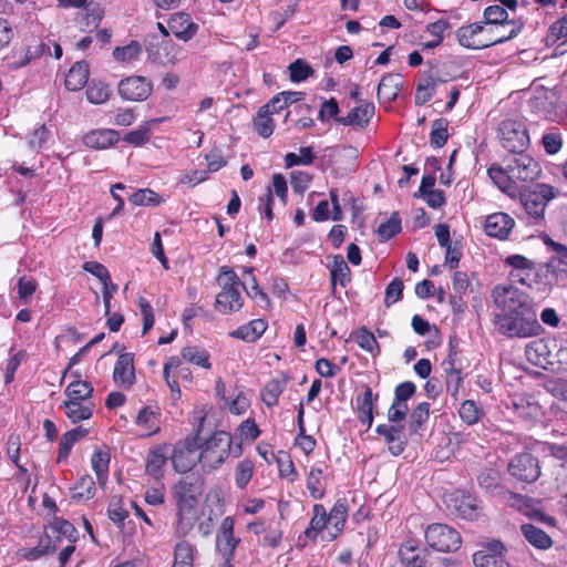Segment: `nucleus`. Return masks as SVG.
<instances>
[{"mask_svg": "<svg viewBox=\"0 0 567 567\" xmlns=\"http://www.w3.org/2000/svg\"><path fill=\"white\" fill-rule=\"evenodd\" d=\"M162 50L165 52L164 58L159 53V51L154 50V45L150 44L146 47V52L148 54V58L155 62V63H169L175 64L178 61L182 60L183 51L181 48H178L175 43H173L169 40H163L161 43Z\"/></svg>", "mask_w": 567, "mask_h": 567, "instance_id": "393cba45", "label": "nucleus"}, {"mask_svg": "<svg viewBox=\"0 0 567 567\" xmlns=\"http://www.w3.org/2000/svg\"><path fill=\"white\" fill-rule=\"evenodd\" d=\"M166 456L161 449L151 450L146 457V473L154 478H159L163 475V467L166 464Z\"/></svg>", "mask_w": 567, "mask_h": 567, "instance_id": "79ce46f5", "label": "nucleus"}, {"mask_svg": "<svg viewBox=\"0 0 567 567\" xmlns=\"http://www.w3.org/2000/svg\"><path fill=\"white\" fill-rule=\"evenodd\" d=\"M86 434L87 430L82 426H78L65 432L60 440L58 461L60 462L66 458L73 445Z\"/></svg>", "mask_w": 567, "mask_h": 567, "instance_id": "e433bc0d", "label": "nucleus"}, {"mask_svg": "<svg viewBox=\"0 0 567 567\" xmlns=\"http://www.w3.org/2000/svg\"><path fill=\"white\" fill-rule=\"evenodd\" d=\"M128 200L135 206H157L162 202L159 195L150 188L136 190Z\"/></svg>", "mask_w": 567, "mask_h": 567, "instance_id": "4d7b16f0", "label": "nucleus"}, {"mask_svg": "<svg viewBox=\"0 0 567 567\" xmlns=\"http://www.w3.org/2000/svg\"><path fill=\"white\" fill-rule=\"evenodd\" d=\"M512 24H513V28L508 34L498 33L497 30H498L499 25L485 24V31L488 32V34H489L488 37H491V38H493V40H495V41H493V45L503 43L507 40H511V39L517 37L522 32V30L524 28V21L522 19L513 20Z\"/></svg>", "mask_w": 567, "mask_h": 567, "instance_id": "09e8293b", "label": "nucleus"}, {"mask_svg": "<svg viewBox=\"0 0 567 567\" xmlns=\"http://www.w3.org/2000/svg\"><path fill=\"white\" fill-rule=\"evenodd\" d=\"M49 50V47L45 43H39L35 49L32 51L28 48L22 54L17 56L16 54L12 56H8L6 59V66L9 71H14L21 68L27 66L33 59L42 55L45 50Z\"/></svg>", "mask_w": 567, "mask_h": 567, "instance_id": "72a5a7b5", "label": "nucleus"}, {"mask_svg": "<svg viewBox=\"0 0 567 567\" xmlns=\"http://www.w3.org/2000/svg\"><path fill=\"white\" fill-rule=\"evenodd\" d=\"M517 194L524 208V220L534 227H544L546 224L545 210L548 203L560 195V190L546 183H538L533 187H523Z\"/></svg>", "mask_w": 567, "mask_h": 567, "instance_id": "20e7f679", "label": "nucleus"}, {"mask_svg": "<svg viewBox=\"0 0 567 567\" xmlns=\"http://www.w3.org/2000/svg\"><path fill=\"white\" fill-rule=\"evenodd\" d=\"M233 437L225 431H216L199 443L200 467L205 473L216 471L228 458Z\"/></svg>", "mask_w": 567, "mask_h": 567, "instance_id": "39448f33", "label": "nucleus"}, {"mask_svg": "<svg viewBox=\"0 0 567 567\" xmlns=\"http://www.w3.org/2000/svg\"><path fill=\"white\" fill-rule=\"evenodd\" d=\"M89 74V64L84 61L76 62L65 76V87L69 91L83 89L87 83Z\"/></svg>", "mask_w": 567, "mask_h": 567, "instance_id": "c85d7f7f", "label": "nucleus"}, {"mask_svg": "<svg viewBox=\"0 0 567 567\" xmlns=\"http://www.w3.org/2000/svg\"><path fill=\"white\" fill-rule=\"evenodd\" d=\"M430 417V403H419L409 415V430L411 434L417 433L419 430L427 422Z\"/></svg>", "mask_w": 567, "mask_h": 567, "instance_id": "a19ab883", "label": "nucleus"}, {"mask_svg": "<svg viewBox=\"0 0 567 567\" xmlns=\"http://www.w3.org/2000/svg\"><path fill=\"white\" fill-rule=\"evenodd\" d=\"M488 35L483 22L463 25L456 31V39L460 45L471 50H481L492 47L494 40Z\"/></svg>", "mask_w": 567, "mask_h": 567, "instance_id": "9b49d317", "label": "nucleus"}, {"mask_svg": "<svg viewBox=\"0 0 567 567\" xmlns=\"http://www.w3.org/2000/svg\"><path fill=\"white\" fill-rule=\"evenodd\" d=\"M299 155L296 153H287L285 156V164L287 167L297 165H311L315 161L312 147L305 146L299 148Z\"/></svg>", "mask_w": 567, "mask_h": 567, "instance_id": "052dcab7", "label": "nucleus"}, {"mask_svg": "<svg viewBox=\"0 0 567 567\" xmlns=\"http://www.w3.org/2000/svg\"><path fill=\"white\" fill-rule=\"evenodd\" d=\"M508 473L519 482L533 483L540 475L539 462L528 452L516 454L508 463Z\"/></svg>", "mask_w": 567, "mask_h": 567, "instance_id": "9d476101", "label": "nucleus"}, {"mask_svg": "<svg viewBox=\"0 0 567 567\" xmlns=\"http://www.w3.org/2000/svg\"><path fill=\"white\" fill-rule=\"evenodd\" d=\"M182 359L185 361L199 365L205 369H210L209 354L206 350L196 346H188L182 349Z\"/></svg>", "mask_w": 567, "mask_h": 567, "instance_id": "37998d69", "label": "nucleus"}, {"mask_svg": "<svg viewBox=\"0 0 567 567\" xmlns=\"http://www.w3.org/2000/svg\"><path fill=\"white\" fill-rule=\"evenodd\" d=\"M522 533L526 540L538 549H548L553 545L549 535L533 524H524Z\"/></svg>", "mask_w": 567, "mask_h": 567, "instance_id": "f704fd0d", "label": "nucleus"}, {"mask_svg": "<svg viewBox=\"0 0 567 567\" xmlns=\"http://www.w3.org/2000/svg\"><path fill=\"white\" fill-rule=\"evenodd\" d=\"M487 174L493 183L505 194L515 196L519 190V187L514 177H512L506 164H504V166L492 165L488 168Z\"/></svg>", "mask_w": 567, "mask_h": 567, "instance_id": "5701e85b", "label": "nucleus"}, {"mask_svg": "<svg viewBox=\"0 0 567 567\" xmlns=\"http://www.w3.org/2000/svg\"><path fill=\"white\" fill-rule=\"evenodd\" d=\"M481 488L493 492L499 485V473L494 468H484L476 476Z\"/></svg>", "mask_w": 567, "mask_h": 567, "instance_id": "69168bd1", "label": "nucleus"}, {"mask_svg": "<svg viewBox=\"0 0 567 567\" xmlns=\"http://www.w3.org/2000/svg\"><path fill=\"white\" fill-rule=\"evenodd\" d=\"M168 29L177 39L186 42L197 33L198 25L192 20L188 13L178 12L172 14L169 18Z\"/></svg>", "mask_w": 567, "mask_h": 567, "instance_id": "412c9836", "label": "nucleus"}, {"mask_svg": "<svg viewBox=\"0 0 567 567\" xmlns=\"http://www.w3.org/2000/svg\"><path fill=\"white\" fill-rule=\"evenodd\" d=\"M65 415L72 423L89 420L93 415L95 404L93 402L64 401L62 404Z\"/></svg>", "mask_w": 567, "mask_h": 567, "instance_id": "c756f323", "label": "nucleus"}, {"mask_svg": "<svg viewBox=\"0 0 567 567\" xmlns=\"http://www.w3.org/2000/svg\"><path fill=\"white\" fill-rule=\"evenodd\" d=\"M375 433L383 436L388 444V450L393 456L401 455L408 444L405 435V424L384 423L375 427Z\"/></svg>", "mask_w": 567, "mask_h": 567, "instance_id": "ddd939ff", "label": "nucleus"}, {"mask_svg": "<svg viewBox=\"0 0 567 567\" xmlns=\"http://www.w3.org/2000/svg\"><path fill=\"white\" fill-rule=\"evenodd\" d=\"M267 329V322L262 319L251 320L249 323L240 326L229 334L233 338L247 342H254L259 339Z\"/></svg>", "mask_w": 567, "mask_h": 567, "instance_id": "7c9ffc66", "label": "nucleus"}, {"mask_svg": "<svg viewBox=\"0 0 567 567\" xmlns=\"http://www.w3.org/2000/svg\"><path fill=\"white\" fill-rule=\"evenodd\" d=\"M217 284L221 289H239V287H244L237 274L227 266L220 268Z\"/></svg>", "mask_w": 567, "mask_h": 567, "instance_id": "e2e57ef3", "label": "nucleus"}, {"mask_svg": "<svg viewBox=\"0 0 567 567\" xmlns=\"http://www.w3.org/2000/svg\"><path fill=\"white\" fill-rule=\"evenodd\" d=\"M399 557L405 567H429V550L415 540H406L400 546Z\"/></svg>", "mask_w": 567, "mask_h": 567, "instance_id": "f3484780", "label": "nucleus"}, {"mask_svg": "<svg viewBox=\"0 0 567 567\" xmlns=\"http://www.w3.org/2000/svg\"><path fill=\"white\" fill-rule=\"evenodd\" d=\"M544 244L554 251L557 257H551L550 259H555V268L558 272L567 271L566 268H560L561 265L567 266V246L553 240L548 235H544L543 237Z\"/></svg>", "mask_w": 567, "mask_h": 567, "instance_id": "5fc2aeb1", "label": "nucleus"}, {"mask_svg": "<svg viewBox=\"0 0 567 567\" xmlns=\"http://www.w3.org/2000/svg\"><path fill=\"white\" fill-rule=\"evenodd\" d=\"M492 297L501 310L493 319L498 332L509 338H527L537 333L540 326L526 292L513 285H498Z\"/></svg>", "mask_w": 567, "mask_h": 567, "instance_id": "f257e3e1", "label": "nucleus"}, {"mask_svg": "<svg viewBox=\"0 0 567 567\" xmlns=\"http://www.w3.org/2000/svg\"><path fill=\"white\" fill-rule=\"evenodd\" d=\"M272 114L269 113H262V109L260 107L257 112V115L254 121V127L255 131L261 136V137H269L274 132V121L271 118Z\"/></svg>", "mask_w": 567, "mask_h": 567, "instance_id": "774afa93", "label": "nucleus"}, {"mask_svg": "<svg viewBox=\"0 0 567 567\" xmlns=\"http://www.w3.org/2000/svg\"><path fill=\"white\" fill-rule=\"evenodd\" d=\"M194 563V548L193 546L183 540L176 544L174 549V564L173 567H193Z\"/></svg>", "mask_w": 567, "mask_h": 567, "instance_id": "c03bdc74", "label": "nucleus"}, {"mask_svg": "<svg viewBox=\"0 0 567 567\" xmlns=\"http://www.w3.org/2000/svg\"><path fill=\"white\" fill-rule=\"evenodd\" d=\"M447 507L465 519H473L477 516L478 501L476 497L455 491L445 497Z\"/></svg>", "mask_w": 567, "mask_h": 567, "instance_id": "dca6fc26", "label": "nucleus"}, {"mask_svg": "<svg viewBox=\"0 0 567 567\" xmlns=\"http://www.w3.org/2000/svg\"><path fill=\"white\" fill-rule=\"evenodd\" d=\"M141 52L142 47L140 42L132 40L127 45L115 47L112 55L118 62H132L138 59Z\"/></svg>", "mask_w": 567, "mask_h": 567, "instance_id": "3c124183", "label": "nucleus"}, {"mask_svg": "<svg viewBox=\"0 0 567 567\" xmlns=\"http://www.w3.org/2000/svg\"><path fill=\"white\" fill-rule=\"evenodd\" d=\"M83 8L84 17L82 25H84V28L89 30L95 29L104 16L103 8L100 3L94 1L86 2Z\"/></svg>", "mask_w": 567, "mask_h": 567, "instance_id": "49530a36", "label": "nucleus"}, {"mask_svg": "<svg viewBox=\"0 0 567 567\" xmlns=\"http://www.w3.org/2000/svg\"><path fill=\"white\" fill-rule=\"evenodd\" d=\"M152 90V82L140 75L128 76L118 83V93L127 101H144L151 95Z\"/></svg>", "mask_w": 567, "mask_h": 567, "instance_id": "4468645a", "label": "nucleus"}, {"mask_svg": "<svg viewBox=\"0 0 567 567\" xmlns=\"http://www.w3.org/2000/svg\"><path fill=\"white\" fill-rule=\"evenodd\" d=\"M109 464H110V454L106 452H94L91 457V465L94 470L97 481L100 484H105L107 480V472H109Z\"/></svg>", "mask_w": 567, "mask_h": 567, "instance_id": "603ef678", "label": "nucleus"}, {"mask_svg": "<svg viewBox=\"0 0 567 567\" xmlns=\"http://www.w3.org/2000/svg\"><path fill=\"white\" fill-rule=\"evenodd\" d=\"M447 121L445 118H436L432 123V130L430 134V143L434 147H442L447 138Z\"/></svg>", "mask_w": 567, "mask_h": 567, "instance_id": "bf43d9fd", "label": "nucleus"}, {"mask_svg": "<svg viewBox=\"0 0 567 567\" xmlns=\"http://www.w3.org/2000/svg\"><path fill=\"white\" fill-rule=\"evenodd\" d=\"M113 380L116 384L126 389L131 388L135 381L134 357L125 352L118 355L113 371Z\"/></svg>", "mask_w": 567, "mask_h": 567, "instance_id": "aec40b11", "label": "nucleus"}, {"mask_svg": "<svg viewBox=\"0 0 567 567\" xmlns=\"http://www.w3.org/2000/svg\"><path fill=\"white\" fill-rule=\"evenodd\" d=\"M348 517V505L346 499H338L332 506L329 514H327L328 523L334 528L331 536L334 538L340 533L346 524Z\"/></svg>", "mask_w": 567, "mask_h": 567, "instance_id": "58836bf2", "label": "nucleus"}, {"mask_svg": "<svg viewBox=\"0 0 567 567\" xmlns=\"http://www.w3.org/2000/svg\"><path fill=\"white\" fill-rule=\"evenodd\" d=\"M254 269L248 268L245 270V272L250 277V285L245 286L244 290L246 293L254 299L260 307H267L270 303L269 297L266 292H264L260 287L258 286V282L256 280V277L252 274Z\"/></svg>", "mask_w": 567, "mask_h": 567, "instance_id": "864d4df0", "label": "nucleus"}, {"mask_svg": "<svg viewBox=\"0 0 567 567\" xmlns=\"http://www.w3.org/2000/svg\"><path fill=\"white\" fill-rule=\"evenodd\" d=\"M93 392L94 389L90 382L75 380L66 386L64 394L68 398L66 401L92 402L90 399L92 398Z\"/></svg>", "mask_w": 567, "mask_h": 567, "instance_id": "c9c22d12", "label": "nucleus"}, {"mask_svg": "<svg viewBox=\"0 0 567 567\" xmlns=\"http://www.w3.org/2000/svg\"><path fill=\"white\" fill-rule=\"evenodd\" d=\"M379 395L374 394L369 385L362 386V392L355 398V406L361 423L370 427L373 423V409Z\"/></svg>", "mask_w": 567, "mask_h": 567, "instance_id": "4be33fe9", "label": "nucleus"}, {"mask_svg": "<svg viewBox=\"0 0 567 567\" xmlns=\"http://www.w3.org/2000/svg\"><path fill=\"white\" fill-rule=\"evenodd\" d=\"M556 350H550L548 364L545 370L550 372H561L567 370V340L556 339Z\"/></svg>", "mask_w": 567, "mask_h": 567, "instance_id": "473e14b6", "label": "nucleus"}, {"mask_svg": "<svg viewBox=\"0 0 567 567\" xmlns=\"http://www.w3.org/2000/svg\"><path fill=\"white\" fill-rule=\"evenodd\" d=\"M286 386V379L269 380L261 391L262 402L269 408L277 405L278 399L280 394L285 391Z\"/></svg>", "mask_w": 567, "mask_h": 567, "instance_id": "4c0bfd02", "label": "nucleus"}, {"mask_svg": "<svg viewBox=\"0 0 567 567\" xmlns=\"http://www.w3.org/2000/svg\"><path fill=\"white\" fill-rule=\"evenodd\" d=\"M424 537L432 549L442 553H454L462 545L460 533L446 524L434 523L429 525L424 532Z\"/></svg>", "mask_w": 567, "mask_h": 567, "instance_id": "423d86ee", "label": "nucleus"}, {"mask_svg": "<svg viewBox=\"0 0 567 567\" xmlns=\"http://www.w3.org/2000/svg\"><path fill=\"white\" fill-rule=\"evenodd\" d=\"M234 518L227 516L221 520L216 535V548L225 560H231L235 555L239 539L234 536Z\"/></svg>", "mask_w": 567, "mask_h": 567, "instance_id": "2eb2a0df", "label": "nucleus"}, {"mask_svg": "<svg viewBox=\"0 0 567 567\" xmlns=\"http://www.w3.org/2000/svg\"><path fill=\"white\" fill-rule=\"evenodd\" d=\"M505 545L499 540L487 543L473 555L476 567H511L505 557Z\"/></svg>", "mask_w": 567, "mask_h": 567, "instance_id": "f8f14e48", "label": "nucleus"}, {"mask_svg": "<svg viewBox=\"0 0 567 567\" xmlns=\"http://www.w3.org/2000/svg\"><path fill=\"white\" fill-rule=\"evenodd\" d=\"M515 226V220L508 214L498 212L486 217L484 229L486 235L497 239H507Z\"/></svg>", "mask_w": 567, "mask_h": 567, "instance_id": "6ab92c4d", "label": "nucleus"}, {"mask_svg": "<svg viewBox=\"0 0 567 567\" xmlns=\"http://www.w3.org/2000/svg\"><path fill=\"white\" fill-rule=\"evenodd\" d=\"M37 281L28 276H22L18 280L17 290L18 297L21 305H28L32 295L37 290Z\"/></svg>", "mask_w": 567, "mask_h": 567, "instance_id": "0e129e2a", "label": "nucleus"}, {"mask_svg": "<svg viewBox=\"0 0 567 567\" xmlns=\"http://www.w3.org/2000/svg\"><path fill=\"white\" fill-rule=\"evenodd\" d=\"M330 280L332 295L336 292L337 284L346 287L351 280L350 268L341 255L333 257L332 266L330 269Z\"/></svg>", "mask_w": 567, "mask_h": 567, "instance_id": "2f4dec72", "label": "nucleus"}, {"mask_svg": "<svg viewBox=\"0 0 567 567\" xmlns=\"http://www.w3.org/2000/svg\"><path fill=\"white\" fill-rule=\"evenodd\" d=\"M118 140V133L109 128L93 130L83 136L84 145L93 150L109 148Z\"/></svg>", "mask_w": 567, "mask_h": 567, "instance_id": "b1692460", "label": "nucleus"}, {"mask_svg": "<svg viewBox=\"0 0 567 567\" xmlns=\"http://www.w3.org/2000/svg\"><path fill=\"white\" fill-rule=\"evenodd\" d=\"M503 262L509 268L508 279L512 284H520L543 293H548L557 285L555 259L537 265L524 255L513 254L505 257Z\"/></svg>", "mask_w": 567, "mask_h": 567, "instance_id": "f03ea898", "label": "nucleus"}, {"mask_svg": "<svg viewBox=\"0 0 567 567\" xmlns=\"http://www.w3.org/2000/svg\"><path fill=\"white\" fill-rule=\"evenodd\" d=\"M484 24L489 25H504L507 23L512 24V21H508V12L501 4H493L487 7L483 12Z\"/></svg>", "mask_w": 567, "mask_h": 567, "instance_id": "de8ad7c7", "label": "nucleus"}, {"mask_svg": "<svg viewBox=\"0 0 567 567\" xmlns=\"http://www.w3.org/2000/svg\"><path fill=\"white\" fill-rule=\"evenodd\" d=\"M373 103H363L352 109L347 116L337 118L339 124L344 126L365 127L374 114Z\"/></svg>", "mask_w": 567, "mask_h": 567, "instance_id": "a878e982", "label": "nucleus"}, {"mask_svg": "<svg viewBox=\"0 0 567 567\" xmlns=\"http://www.w3.org/2000/svg\"><path fill=\"white\" fill-rule=\"evenodd\" d=\"M107 516L116 525H123L128 516V511L124 506V502L120 496H113L107 506Z\"/></svg>", "mask_w": 567, "mask_h": 567, "instance_id": "13d9d810", "label": "nucleus"}, {"mask_svg": "<svg viewBox=\"0 0 567 567\" xmlns=\"http://www.w3.org/2000/svg\"><path fill=\"white\" fill-rule=\"evenodd\" d=\"M403 87V79L399 73L385 74L378 85V97L386 102H392L398 97Z\"/></svg>", "mask_w": 567, "mask_h": 567, "instance_id": "bb28decb", "label": "nucleus"}, {"mask_svg": "<svg viewBox=\"0 0 567 567\" xmlns=\"http://www.w3.org/2000/svg\"><path fill=\"white\" fill-rule=\"evenodd\" d=\"M243 298L239 289H221L216 297L215 307L221 313H231L243 307Z\"/></svg>", "mask_w": 567, "mask_h": 567, "instance_id": "cd10ccee", "label": "nucleus"}, {"mask_svg": "<svg viewBox=\"0 0 567 567\" xmlns=\"http://www.w3.org/2000/svg\"><path fill=\"white\" fill-rule=\"evenodd\" d=\"M327 524L328 519L326 508L321 504H315L313 516L310 519L309 527L305 530V536L308 539L315 540Z\"/></svg>", "mask_w": 567, "mask_h": 567, "instance_id": "ea45409f", "label": "nucleus"}, {"mask_svg": "<svg viewBox=\"0 0 567 567\" xmlns=\"http://www.w3.org/2000/svg\"><path fill=\"white\" fill-rule=\"evenodd\" d=\"M400 231L401 218L398 213H393L391 217L378 228V235L382 241L391 239Z\"/></svg>", "mask_w": 567, "mask_h": 567, "instance_id": "680f3d73", "label": "nucleus"}, {"mask_svg": "<svg viewBox=\"0 0 567 567\" xmlns=\"http://www.w3.org/2000/svg\"><path fill=\"white\" fill-rule=\"evenodd\" d=\"M458 414L464 423L473 425L481 420L484 412L475 401L466 400L461 404Z\"/></svg>", "mask_w": 567, "mask_h": 567, "instance_id": "8fccbe9b", "label": "nucleus"}, {"mask_svg": "<svg viewBox=\"0 0 567 567\" xmlns=\"http://www.w3.org/2000/svg\"><path fill=\"white\" fill-rule=\"evenodd\" d=\"M555 347V338L536 339L527 343L525 354L532 364L545 370L546 364H548L549 352L556 350Z\"/></svg>", "mask_w": 567, "mask_h": 567, "instance_id": "a211bd4d", "label": "nucleus"}, {"mask_svg": "<svg viewBox=\"0 0 567 567\" xmlns=\"http://www.w3.org/2000/svg\"><path fill=\"white\" fill-rule=\"evenodd\" d=\"M502 145L511 154L523 153L529 145L526 127L514 121H504L499 127Z\"/></svg>", "mask_w": 567, "mask_h": 567, "instance_id": "1a4fd4ad", "label": "nucleus"}, {"mask_svg": "<svg viewBox=\"0 0 567 567\" xmlns=\"http://www.w3.org/2000/svg\"><path fill=\"white\" fill-rule=\"evenodd\" d=\"M49 530L53 534H56V538H59V535H61L71 543H75L79 537L78 530L73 524L61 517H55L53 519L49 526Z\"/></svg>", "mask_w": 567, "mask_h": 567, "instance_id": "a18cd8bd", "label": "nucleus"}, {"mask_svg": "<svg viewBox=\"0 0 567 567\" xmlns=\"http://www.w3.org/2000/svg\"><path fill=\"white\" fill-rule=\"evenodd\" d=\"M254 468L252 461L248 458H244L237 464L235 470V484L238 488H246L252 477Z\"/></svg>", "mask_w": 567, "mask_h": 567, "instance_id": "6e6d98bb", "label": "nucleus"}, {"mask_svg": "<svg viewBox=\"0 0 567 567\" xmlns=\"http://www.w3.org/2000/svg\"><path fill=\"white\" fill-rule=\"evenodd\" d=\"M503 163L509 168L517 185L518 183L534 182L542 172L538 162L525 152L511 154L504 158Z\"/></svg>", "mask_w": 567, "mask_h": 567, "instance_id": "6e6552de", "label": "nucleus"}, {"mask_svg": "<svg viewBox=\"0 0 567 567\" xmlns=\"http://www.w3.org/2000/svg\"><path fill=\"white\" fill-rule=\"evenodd\" d=\"M435 90V80L430 75L417 84L415 91V104L423 105L432 99Z\"/></svg>", "mask_w": 567, "mask_h": 567, "instance_id": "338daca9", "label": "nucleus"}, {"mask_svg": "<svg viewBox=\"0 0 567 567\" xmlns=\"http://www.w3.org/2000/svg\"><path fill=\"white\" fill-rule=\"evenodd\" d=\"M202 425L193 435H188L184 441L177 443L171 456L172 464L177 472L187 473L197 463L200 464L199 454V433Z\"/></svg>", "mask_w": 567, "mask_h": 567, "instance_id": "0eeeda50", "label": "nucleus"}, {"mask_svg": "<svg viewBox=\"0 0 567 567\" xmlns=\"http://www.w3.org/2000/svg\"><path fill=\"white\" fill-rule=\"evenodd\" d=\"M204 492V480L197 473H185L173 486V497L176 502L175 530L179 537H185L194 528L199 497Z\"/></svg>", "mask_w": 567, "mask_h": 567, "instance_id": "7ed1b4c3", "label": "nucleus"}]
</instances>
